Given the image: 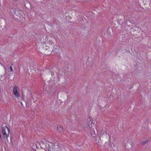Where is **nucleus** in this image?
<instances>
[{"label": "nucleus", "instance_id": "nucleus-1", "mask_svg": "<svg viewBox=\"0 0 151 151\" xmlns=\"http://www.w3.org/2000/svg\"><path fill=\"white\" fill-rule=\"evenodd\" d=\"M9 132L10 130L9 127L6 126L2 127V132L3 134L4 138H6L7 140L8 137L9 136Z\"/></svg>", "mask_w": 151, "mask_h": 151}, {"label": "nucleus", "instance_id": "nucleus-2", "mask_svg": "<svg viewBox=\"0 0 151 151\" xmlns=\"http://www.w3.org/2000/svg\"><path fill=\"white\" fill-rule=\"evenodd\" d=\"M89 120H91L90 122H88V125L90 127V133L91 136H93V134H94V131L93 129V128L92 127L93 126L94 124L93 123V122H91L90 118H89Z\"/></svg>", "mask_w": 151, "mask_h": 151}, {"label": "nucleus", "instance_id": "nucleus-3", "mask_svg": "<svg viewBox=\"0 0 151 151\" xmlns=\"http://www.w3.org/2000/svg\"><path fill=\"white\" fill-rule=\"evenodd\" d=\"M18 88L17 86H14L13 90V92L14 96L17 97L20 96V95L18 92Z\"/></svg>", "mask_w": 151, "mask_h": 151}, {"label": "nucleus", "instance_id": "nucleus-4", "mask_svg": "<svg viewBox=\"0 0 151 151\" xmlns=\"http://www.w3.org/2000/svg\"><path fill=\"white\" fill-rule=\"evenodd\" d=\"M57 130L60 132H63V127L60 125H58L57 128Z\"/></svg>", "mask_w": 151, "mask_h": 151}, {"label": "nucleus", "instance_id": "nucleus-5", "mask_svg": "<svg viewBox=\"0 0 151 151\" xmlns=\"http://www.w3.org/2000/svg\"><path fill=\"white\" fill-rule=\"evenodd\" d=\"M42 45L43 48L45 50H47L49 48V46L47 45L46 44H43Z\"/></svg>", "mask_w": 151, "mask_h": 151}, {"label": "nucleus", "instance_id": "nucleus-6", "mask_svg": "<svg viewBox=\"0 0 151 151\" xmlns=\"http://www.w3.org/2000/svg\"><path fill=\"white\" fill-rule=\"evenodd\" d=\"M148 141V140L147 141V142L145 141H143V142H141V143L142 145H145L147 142Z\"/></svg>", "mask_w": 151, "mask_h": 151}, {"label": "nucleus", "instance_id": "nucleus-7", "mask_svg": "<svg viewBox=\"0 0 151 151\" xmlns=\"http://www.w3.org/2000/svg\"><path fill=\"white\" fill-rule=\"evenodd\" d=\"M9 69L11 70V72H13V70L12 69V66H9Z\"/></svg>", "mask_w": 151, "mask_h": 151}, {"label": "nucleus", "instance_id": "nucleus-8", "mask_svg": "<svg viewBox=\"0 0 151 151\" xmlns=\"http://www.w3.org/2000/svg\"><path fill=\"white\" fill-rule=\"evenodd\" d=\"M98 127H97L96 128V130L97 131H100V130H99V129H98Z\"/></svg>", "mask_w": 151, "mask_h": 151}, {"label": "nucleus", "instance_id": "nucleus-9", "mask_svg": "<svg viewBox=\"0 0 151 151\" xmlns=\"http://www.w3.org/2000/svg\"><path fill=\"white\" fill-rule=\"evenodd\" d=\"M22 96H24V94H23V93H22Z\"/></svg>", "mask_w": 151, "mask_h": 151}, {"label": "nucleus", "instance_id": "nucleus-10", "mask_svg": "<svg viewBox=\"0 0 151 151\" xmlns=\"http://www.w3.org/2000/svg\"><path fill=\"white\" fill-rule=\"evenodd\" d=\"M43 44H45V42H44V43H43Z\"/></svg>", "mask_w": 151, "mask_h": 151}, {"label": "nucleus", "instance_id": "nucleus-11", "mask_svg": "<svg viewBox=\"0 0 151 151\" xmlns=\"http://www.w3.org/2000/svg\"><path fill=\"white\" fill-rule=\"evenodd\" d=\"M11 65L13 66V63H12Z\"/></svg>", "mask_w": 151, "mask_h": 151}]
</instances>
